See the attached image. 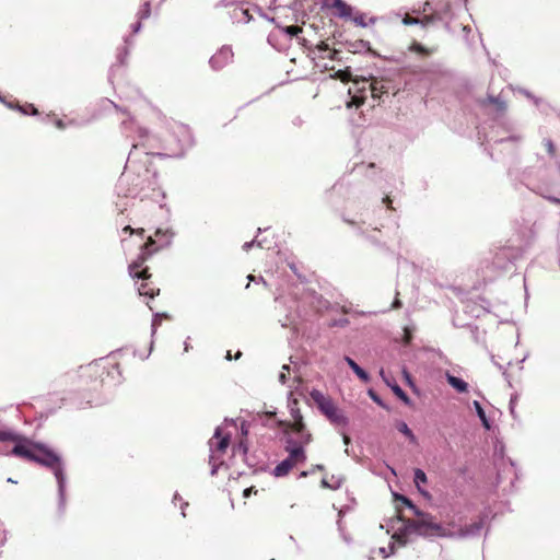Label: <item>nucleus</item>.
Instances as JSON below:
<instances>
[{"label":"nucleus","instance_id":"obj_64","mask_svg":"<svg viewBox=\"0 0 560 560\" xmlns=\"http://www.w3.org/2000/svg\"><path fill=\"white\" fill-rule=\"evenodd\" d=\"M398 306H400V302H399L398 300H396V301L394 302V307H398Z\"/></svg>","mask_w":560,"mask_h":560},{"label":"nucleus","instance_id":"obj_12","mask_svg":"<svg viewBox=\"0 0 560 560\" xmlns=\"http://www.w3.org/2000/svg\"><path fill=\"white\" fill-rule=\"evenodd\" d=\"M300 32H302V28L299 26L292 25V26L281 27L278 31L269 34L268 42L270 45L276 47L273 40L278 35H284L288 39H291L293 36H296Z\"/></svg>","mask_w":560,"mask_h":560},{"label":"nucleus","instance_id":"obj_22","mask_svg":"<svg viewBox=\"0 0 560 560\" xmlns=\"http://www.w3.org/2000/svg\"><path fill=\"white\" fill-rule=\"evenodd\" d=\"M293 467L294 465L290 463L287 458H284L275 467L273 475L276 477L287 476Z\"/></svg>","mask_w":560,"mask_h":560},{"label":"nucleus","instance_id":"obj_30","mask_svg":"<svg viewBox=\"0 0 560 560\" xmlns=\"http://www.w3.org/2000/svg\"><path fill=\"white\" fill-rule=\"evenodd\" d=\"M151 14V2L150 0H145L142 7L139 9L137 16L139 20H145Z\"/></svg>","mask_w":560,"mask_h":560},{"label":"nucleus","instance_id":"obj_38","mask_svg":"<svg viewBox=\"0 0 560 560\" xmlns=\"http://www.w3.org/2000/svg\"><path fill=\"white\" fill-rule=\"evenodd\" d=\"M16 108L20 112H22L23 114H32V115H36L37 114V109L34 107L33 104H27L26 106L16 105Z\"/></svg>","mask_w":560,"mask_h":560},{"label":"nucleus","instance_id":"obj_2","mask_svg":"<svg viewBox=\"0 0 560 560\" xmlns=\"http://www.w3.org/2000/svg\"><path fill=\"white\" fill-rule=\"evenodd\" d=\"M0 441L15 443L11 451L12 455L26 458L52 470L58 483L59 510L63 512L66 506V475L60 456L45 444L31 443L26 438L11 429L0 430Z\"/></svg>","mask_w":560,"mask_h":560},{"label":"nucleus","instance_id":"obj_25","mask_svg":"<svg viewBox=\"0 0 560 560\" xmlns=\"http://www.w3.org/2000/svg\"><path fill=\"white\" fill-rule=\"evenodd\" d=\"M487 103L493 104L499 113H503L505 110V102L502 101L500 97L489 96L487 100H483L481 102V105H486Z\"/></svg>","mask_w":560,"mask_h":560},{"label":"nucleus","instance_id":"obj_32","mask_svg":"<svg viewBox=\"0 0 560 560\" xmlns=\"http://www.w3.org/2000/svg\"><path fill=\"white\" fill-rule=\"evenodd\" d=\"M331 77L335 78V79H339L342 82H347V81L351 80L350 68L347 67L343 70H337Z\"/></svg>","mask_w":560,"mask_h":560},{"label":"nucleus","instance_id":"obj_19","mask_svg":"<svg viewBox=\"0 0 560 560\" xmlns=\"http://www.w3.org/2000/svg\"><path fill=\"white\" fill-rule=\"evenodd\" d=\"M289 455L287 459L292 463L294 466L299 463H304L306 460V454L303 447H296L293 450H290L288 452Z\"/></svg>","mask_w":560,"mask_h":560},{"label":"nucleus","instance_id":"obj_28","mask_svg":"<svg viewBox=\"0 0 560 560\" xmlns=\"http://www.w3.org/2000/svg\"><path fill=\"white\" fill-rule=\"evenodd\" d=\"M138 292L140 295L153 299L154 295L159 293V290L155 291L153 288H150L148 283L143 282L138 287Z\"/></svg>","mask_w":560,"mask_h":560},{"label":"nucleus","instance_id":"obj_63","mask_svg":"<svg viewBox=\"0 0 560 560\" xmlns=\"http://www.w3.org/2000/svg\"><path fill=\"white\" fill-rule=\"evenodd\" d=\"M184 346H185V351H188V349H189V343H188V341H187V340L184 342Z\"/></svg>","mask_w":560,"mask_h":560},{"label":"nucleus","instance_id":"obj_57","mask_svg":"<svg viewBox=\"0 0 560 560\" xmlns=\"http://www.w3.org/2000/svg\"><path fill=\"white\" fill-rule=\"evenodd\" d=\"M231 4H232V2H231V1H228V0H221V1L217 4V7H229V5H231Z\"/></svg>","mask_w":560,"mask_h":560},{"label":"nucleus","instance_id":"obj_42","mask_svg":"<svg viewBox=\"0 0 560 560\" xmlns=\"http://www.w3.org/2000/svg\"><path fill=\"white\" fill-rule=\"evenodd\" d=\"M285 371H290V366L288 364H284L282 366V372L279 374V382L281 384H285L287 383V374H285Z\"/></svg>","mask_w":560,"mask_h":560},{"label":"nucleus","instance_id":"obj_54","mask_svg":"<svg viewBox=\"0 0 560 560\" xmlns=\"http://www.w3.org/2000/svg\"><path fill=\"white\" fill-rule=\"evenodd\" d=\"M516 397H512L510 400V411L514 415Z\"/></svg>","mask_w":560,"mask_h":560},{"label":"nucleus","instance_id":"obj_17","mask_svg":"<svg viewBox=\"0 0 560 560\" xmlns=\"http://www.w3.org/2000/svg\"><path fill=\"white\" fill-rule=\"evenodd\" d=\"M346 49L352 54H360L370 50V43L363 39L346 42Z\"/></svg>","mask_w":560,"mask_h":560},{"label":"nucleus","instance_id":"obj_58","mask_svg":"<svg viewBox=\"0 0 560 560\" xmlns=\"http://www.w3.org/2000/svg\"><path fill=\"white\" fill-rule=\"evenodd\" d=\"M56 126L59 129H63L65 128V124H63V121L61 119L56 120Z\"/></svg>","mask_w":560,"mask_h":560},{"label":"nucleus","instance_id":"obj_1","mask_svg":"<svg viewBox=\"0 0 560 560\" xmlns=\"http://www.w3.org/2000/svg\"><path fill=\"white\" fill-rule=\"evenodd\" d=\"M138 140L129 152L125 171L117 183V192L124 197L150 198L156 190V172L150 168L151 150L155 148V138L144 128H137Z\"/></svg>","mask_w":560,"mask_h":560},{"label":"nucleus","instance_id":"obj_59","mask_svg":"<svg viewBox=\"0 0 560 560\" xmlns=\"http://www.w3.org/2000/svg\"><path fill=\"white\" fill-rule=\"evenodd\" d=\"M131 125H133V121H132V120H130V121H122V127H124V129H125V130H127V128H128L129 126H131Z\"/></svg>","mask_w":560,"mask_h":560},{"label":"nucleus","instance_id":"obj_27","mask_svg":"<svg viewBox=\"0 0 560 560\" xmlns=\"http://www.w3.org/2000/svg\"><path fill=\"white\" fill-rule=\"evenodd\" d=\"M331 481H332V483H328L327 479H325V478L322 479V487L337 490L341 487V485L343 482V478L331 476Z\"/></svg>","mask_w":560,"mask_h":560},{"label":"nucleus","instance_id":"obj_45","mask_svg":"<svg viewBox=\"0 0 560 560\" xmlns=\"http://www.w3.org/2000/svg\"><path fill=\"white\" fill-rule=\"evenodd\" d=\"M249 431V424L246 421H242L241 423V432L243 436H246Z\"/></svg>","mask_w":560,"mask_h":560},{"label":"nucleus","instance_id":"obj_33","mask_svg":"<svg viewBox=\"0 0 560 560\" xmlns=\"http://www.w3.org/2000/svg\"><path fill=\"white\" fill-rule=\"evenodd\" d=\"M395 498L396 500H399L404 504H406L410 510H412L416 515H421V511H419V509L407 497L401 494H395Z\"/></svg>","mask_w":560,"mask_h":560},{"label":"nucleus","instance_id":"obj_52","mask_svg":"<svg viewBox=\"0 0 560 560\" xmlns=\"http://www.w3.org/2000/svg\"><path fill=\"white\" fill-rule=\"evenodd\" d=\"M544 198H546L547 200H549V201H551L553 203L560 205V198H558V197L544 195Z\"/></svg>","mask_w":560,"mask_h":560},{"label":"nucleus","instance_id":"obj_14","mask_svg":"<svg viewBox=\"0 0 560 560\" xmlns=\"http://www.w3.org/2000/svg\"><path fill=\"white\" fill-rule=\"evenodd\" d=\"M331 8L336 9V15L341 19H351L353 8L347 4L343 0H334Z\"/></svg>","mask_w":560,"mask_h":560},{"label":"nucleus","instance_id":"obj_56","mask_svg":"<svg viewBox=\"0 0 560 560\" xmlns=\"http://www.w3.org/2000/svg\"><path fill=\"white\" fill-rule=\"evenodd\" d=\"M282 327H288L292 322L289 316L285 317L284 320H280Z\"/></svg>","mask_w":560,"mask_h":560},{"label":"nucleus","instance_id":"obj_16","mask_svg":"<svg viewBox=\"0 0 560 560\" xmlns=\"http://www.w3.org/2000/svg\"><path fill=\"white\" fill-rule=\"evenodd\" d=\"M445 378L447 383L457 392V393H466L468 392V384L464 380L454 376L450 371L445 372Z\"/></svg>","mask_w":560,"mask_h":560},{"label":"nucleus","instance_id":"obj_37","mask_svg":"<svg viewBox=\"0 0 560 560\" xmlns=\"http://www.w3.org/2000/svg\"><path fill=\"white\" fill-rule=\"evenodd\" d=\"M129 55V48L128 46H125L122 48H120L118 50V54H117V60L120 65H125V61H126V58L128 57Z\"/></svg>","mask_w":560,"mask_h":560},{"label":"nucleus","instance_id":"obj_11","mask_svg":"<svg viewBox=\"0 0 560 560\" xmlns=\"http://www.w3.org/2000/svg\"><path fill=\"white\" fill-rule=\"evenodd\" d=\"M368 81L362 80V86H360V82L358 80L353 81V86L349 89V94H353L351 102L347 104L348 107L355 105L357 107L363 104L365 96L359 95V93H364L366 91Z\"/></svg>","mask_w":560,"mask_h":560},{"label":"nucleus","instance_id":"obj_51","mask_svg":"<svg viewBox=\"0 0 560 560\" xmlns=\"http://www.w3.org/2000/svg\"><path fill=\"white\" fill-rule=\"evenodd\" d=\"M237 450L238 451H242L244 454L247 453V445L245 442L241 441L238 444H237Z\"/></svg>","mask_w":560,"mask_h":560},{"label":"nucleus","instance_id":"obj_5","mask_svg":"<svg viewBox=\"0 0 560 560\" xmlns=\"http://www.w3.org/2000/svg\"><path fill=\"white\" fill-rule=\"evenodd\" d=\"M213 439L217 440L215 444L212 440L209 442L210 446V455H209V464L211 465V475L214 476L219 469V467L223 464L221 460L222 454L225 453L229 444H230V435L222 436L221 428L218 427L214 431Z\"/></svg>","mask_w":560,"mask_h":560},{"label":"nucleus","instance_id":"obj_35","mask_svg":"<svg viewBox=\"0 0 560 560\" xmlns=\"http://www.w3.org/2000/svg\"><path fill=\"white\" fill-rule=\"evenodd\" d=\"M296 447H302V445L293 436L287 435L285 436V445H284L285 452H290V450H293V448H296Z\"/></svg>","mask_w":560,"mask_h":560},{"label":"nucleus","instance_id":"obj_61","mask_svg":"<svg viewBox=\"0 0 560 560\" xmlns=\"http://www.w3.org/2000/svg\"><path fill=\"white\" fill-rule=\"evenodd\" d=\"M253 488H247L244 490V497H248L252 492Z\"/></svg>","mask_w":560,"mask_h":560},{"label":"nucleus","instance_id":"obj_7","mask_svg":"<svg viewBox=\"0 0 560 560\" xmlns=\"http://www.w3.org/2000/svg\"><path fill=\"white\" fill-rule=\"evenodd\" d=\"M450 10V4L447 3L444 8H435L431 14L425 15L423 19L407 15L404 18L402 22L406 25L421 24L425 27L435 21H442L445 22V26L448 27V20H451V18H448Z\"/></svg>","mask_w":560,"mask_h":560},{"label":"nucleus","instance_id":"obj_8","mask_svg":"<svg viewBox=\"0 0 560 560\" xmlns=\"http://www.w3.org/2000/svg\"><path fill=\"white\" fill-rule=\"evenodd\" d=\"M148 246H149V244H144V245L141 246L142 252L139 254L137 260L131 262L129 265V267H128L129 275L133 279L145 280V279H148L150 277V275L148 273L147 269L141 270V271H137V269L140 268L142 266V264L145 261V259L148 258L149 254L145 252Z\"/></svg>","mask_w":560,"mask_h":560},{"label":"nucleus","instance_id":"obj_39","mask_svg":"<svg viewBox=\"0 0 560 560\" xmlns=\"http://www.w3.org/2000/svg\"><path fill=\"white\" fill-rule=\"evenodd\" d=\"M351 20L358 26L365 27L368 25L365 22V15L363 13H358L357 15L352 16Z\"/></svg>","mask_w":560,"mask_h":560},{"label":"nucleus","instance_id":"obj_15","mask_svg":"<svg viewBox=\"0 0 560 560\" xmlns=\"http://www.w3.org/2000/svg\"><path fill=\"white\" fill-rule=\"evenodd\" d=\"M179 132L183 136L180 145L177 150L172 151V153L168 154L170 156H182L184 154L185 149L192 144L191 136L186 128H180Z\"/></svg>","mask_w":560,"mask_h":560},{"label":"nucleus","instance_id":"obj_55","mask_svg":"<svg viewBox=\"0 0 560 560\" xmlns=\"http://www.w3.org/2000/svg\"><path fill=\"white\" fill-rule=\"evenodd\" d=\"M341 435H342V441L346 445H349L350 444V438L347 433L345 432H341Z\"/></svg>","mask_w":560,"mask_h":560},{"label":"nucleus","instance_id":"obj_47","mask_svg":"<svg viewBox=\"0 0 560 560\" xmlns=\"http://www.w3.org/2000/svg\"><path fill=\"white\" fill-rule=\"evenodd\" d=\"M122 232H129L130 234L136 233V231H135L133 229H131V226H129V225L125 226V228L122 229ZM143 232H144V230H143V229H139V230H137V233H139L140 235H142V234H143Z\"/></svg>","mask_w":560,"mask_h":560},{"label":"nucleus","instance_id":"obj_50","mask_svg":"<svg viewBox=\"0 0 560 560\" xmlns=\"http://www.w3.org/2000/svg\"><path fill=\"white\" fill-rule=\"evenodd\" d=\"M523 93L530 100L534 101V103L538 106L539 103H540V100L535 97L532 93H529L528 91H523Z\"/></svg>","mask_w":560,"mask_h":560},{"label":"nucleus","instance_id":"obj_34","mask_svg":"<svg viewBox=\"0 0 560 560\" xmlns=\"http://www.w3.org/2000/svg\"><path fill=\"white\" fill-rule=\"evenodd\" d=\"M395 498L396 500H399L404 504H406L410 510H412L416 515H421V511H419V509L407 497L401 494H395Z\"/></svg>","mask_w":560,"mask_h":560},{"label":"nucleus","instance_id":"obj_43","mask_svg":"<svg viewBox=\"0 0 560 560\" xmlns=\"http://www.w3.org/2000/svg\"><path fill=\"white\" fill-rule=\"evenodd\" d=\"M257 245V246H260L261 247V242L260 241H257L256 238L250 241V242H246L244 243L243 245V249L244 250H249V248H252L254 245Z\"/></svg>","mask_w":560,"mask_h":560},{"label":"nucleus","instance_id":"obj_31","mask_svg":"<svg viewBox=\"0 0 560 560\" xmlns=\"http://www.w3.org/2000/svg\"><path fill=\"white\" fill-rule=\"evenodd\" d=\"M397 429L400 433H402L404 435H406L411 442H416V436L415 434L412 433V431L409 429L408 424L404 421H400L398 424H397Z\"/></svg>","mask_w":560,"mask_h":560},{"label":"nucleus","instance_id":"obj_24","mask_svg":"<svg viewBox=\"0 0 560 560\" xmlns=\"http://www.w3.org/2000/svg\"><path fill=\"white\" fill-rule=\"evenodd\" d=\"M472 406H474V408H475V410H476V413H477L478 418L480 419V421H481L482 425H483L487 430H489V429H490V422H489V419L487 418L486 412H485V410H483L482 406L480 405V402H479V401H477V400H475V401L472 402Z\"/></svg>","mask_w":560,"mask_h":560},{"label":"nucleus","instance_id":"obj_4","mask_svg":"<svg viewBox=\"0 0 560 560\" xmlns=\"http://www.w3.org/2000/svg\"><path fill=\"white\" fill-rule=\"evenodd\" d=\"M310 395L319 411L330 421L331 424L342 428L349 424V419L345 412L335 405L331 398L325 396L318 389H313Z\"/></svg>","mask_w":560,"mask_h":560},{"label":"nucleus","instance_id":"obj_18","mask_svg":"<svg viewBox=\"0 0 560 560\" xmlns=\"http://www.w3.org/2000/svg\"><path fill=\"white\" fill-rule=\"evenodd\" d=\"M345 361L362 382H370L369 373L365 372L353 359H351L350 357H345Z\"/></svg>","mask_w":560,"mask_h":560},{"label":"nucleus","instance_id":"obj_41","mask_svg":"<svg viewBox=\"0 0 560 560\" xmlns=\"http://www.w3.org/2000/svg\"><path fill=\"white\" fill-rule=\"evenodd\" d=\"M166 316L165 314L156 313L152 320V335L155 334L158 326L161 324V317Z\"/></svg>","mask_w":560,"mask_h":560},{"label":"nucleus","instance_id":"obj_9","mask_svg":"<svg viewBox=\"0 0 560 560\" xmlns=\"http://www.w3.org/2000/svg\"><path fill=\"white\" fill-rule=\"evenodd\" d=\"M233 58V51L230 47L223 46L209 60L213 70H220L225 67Z\"/></svg>","mask_w":560,"mask_h":560},{"label":"nucleus","instance_id":"obj_10","mask_svg":"<svg viewBox=\"0 0 560 560\" xmlns=\"http://www.w3.org/2000/svg\"><path fill=\"white\" fill-rule=\"evenodd\" d=\"M485 526V521L483 518H479L478 521L469 524V525H466L464 527H459L458 529H453V532L455 533V536L456 538H468V537H476L480 534V532L482 530Z\"/></svg>","mask_w":560,"mask_h":560},{"label":"nucleus","instance_id":"obj_40","mask_svg":"<svg viewBox=\"0 0 560 560\" xmlns=\"http://www.w3.org/2000/svg\"><path fill=\"white\" fill-rule=\"evenodd\" d=\"M378 551L384 558H387L395 552V544H390L388 548L382 547Z\"/></svg>","mask_w":560,"mask_h":560},{"label":"nucleus","instance_id":"obj_36","mask_svg":"<svg viewBox=\"0 0 560 560\" xmlns=\"http://www.w3.org/2000/svg\"><path fill=\"white\" fill-rule=\"evenodd\" d=\"M393 392L405 402H409V397L405 390L397 384L390 385Z\"/></svg>","mask_w":560,"mask_h":560},{"label":"nucleus","instance_id":"obj_6","mask_svg":"<svg viewBox=\"0 0 560 560\" xmlns=\"http://www.w3.org/2000/svg\"><path fill=\"white\" fill-rule=\"evenodd\" d=\"M308 54L315 67L322 71L334 70L335 67L330 66L329 61L339 60V50H330L328 45L324 42L312 47Z\"/></svg>","mask_w":560,"mask_h":560},{"label":"nucleus","instance_id":"obj_53","mask_svg":"<svg viewBox=\"0 0 560 560\" xmlns=\"http://www.w3.org/2000/svg\"><path fill=\"white\" fill-rule=\"evenodd\" d=\"M132 32L138 33L141 30V20H138L135 24H132Z\"/></svg>","mask_w":560,"mask_h":560},{"label":"nucleus","instance_id":"obj_46","mask_svg":"<svg viewBox=\"0 0 560 560\" xmlns=\"http://www.w3.org/2000/svg\"><path fill=\"white\" fill-rule=\"evenodd\" d=\"M369 395L370 397L376 402L380 406H383V401L381 400V398L371 389L369 390Z\"/></svg>","mask_w":560,"mask_h":560},{"label":"nucleus","instance_id":"obj_23","mask_svg":"<svg viewBox=\"0 0 560 560\" xmlns=\"http://www.w3.org/2000/svg\"><path fill=\"white\" fill-rule=\"evenodd\" d=\"M232 18L238 23H247L250 20L248 10L242 7H236L233 10Z\"/></svg>","mask_w":560,"mask_h":560},{"label":"nucleus","instance_id":"obj_44","mask_svg":"<svg viewBox=\"0 0 560 560\" xmlns=\"http://www.w3.org/2000/svg\"><path fill=\"white\" fill-rule=\"evenodd\" d=\"M412 50L417 51V52H421V54H428V50L425 47H423L421 44H413L412 47H411Z\"/></svg>","mask_w":560,"mask_h":560},{"label":"nucleus","instance_id":"obj_49","mask_svg":"<svg viewBox=\"0 0 560 560\" xmlns=\"http://www.w3.org/2000/svg\"><path fill=\"white\" fill-rule=\"evenodd\" d=\"M349 324V319L347 318H341L339 320H336L332 323V326H347Z\"/></svg>","mask_w":560,"mask_h":560},{"label":"nucleus","instance_id":"obj_3","mask_svg":"<svg viewBox=\"0 0 560 560\" xmlns=\"http://www.w3.org/2000/svg\"><path fill=\"white\" fill-rule=\"evenodd\" d=\"M419 516V520L408 521L404 533H399L394 536L398 545L405 546L407 544L406 536L409 533H416L425 537L436 535L440 537L453 538L455 536V533L452 528L443 527L441 524L434 522L432 515L421 512V515Z\"/></svg>","mask_w":560,"mask_h":560},{"label":"nucleus","instance_id":"obj_26","mask_svg":"<svg viewBox=\"0 0 560 560\" xmlns=\"http://www.w3.org/2000/svg\"><path fill=\"white\" fill-rule=\"evenodd\" d=\"M511 264L510 260H505V252H501L497 254L493 265L499 268L500 270H505L508 266Z\"/></svg>","mask_w":560,"mask_h":560},{"label":"nucleus","instance_id":"obj_29","mask_svg":"<svg viewBox=\"0 0 560 560\" xmlns=\"http://www.w3.org/2000/svg\"><path fill=\"white\" fill-rule=\"evenodd\" d=\"M369 89L372 97L377 98L383 93L384 85L381 82L374 80L373 82L369 83Z\"/></svg>","mask_w":560,"mask_h":560},{"label":"nucleus","instance_id":"obj_48","mask_svg":"<svg viewBox=\"0 0 560 560\" xmlns=\"http://www.w3.org/2000/svg\"><path fill=\"white\" fill-rule=\"evenodd\" d=\"M545 143H546V147L548 149V152L550 154H553L555 153V145H553L552 141L550 139H548V140L545 141Z\"/></svg>","mask_w":560,"mask_h":560},{"label":"nucleus","instance_id":"obj_13","mask_svg":"<svg viewBox=\"0 0 560 560\" xmlns=\"http://www.w3.org/2000/svg\"><path fill=\"white\" fill-rule=\"evenodd\" d=\"M289 427L296 434V440L303 448L311 443L312 434L306 430L305 423H301V428L300 424H289Z\"/></svg>","mask_w":560,"mask_h":560},{"label":"nucleus","instance_id":"obj_60","mask_svg":"<svg viewBox=\"0 0 560 560\" xmlns=\"http://www.w3.org/2000/svg\"><path fill=\"white\" fill-rule=\"evenodd\" d=\"M188 506V502H183L182 505H180V509H182V515L185 516V512H184V509Z\"/></svg>","mask_w":560,"mask_h":560},{"label":"nucleus","instance_id":"obj_62","mask_svg":"<svg viewBox=\"0 0 560 560\" xmlns=\"http://www.w3.org/2000/svg\"><path fill=\"white\" fill-rule=\"evenodd\" d=\"M173 500H174V501H176V500H182V498L179 497V494H178V493H175V494H174Z\"/></svg>","mask_w":560,"mask_h":560},{"label":"nucleus","instance_id":"obj_20","mask_svg":"<svg viewBox=\"0 0 560 560\" xmlns=\"http://www.w3.org/2000/svg\"><path fill=\"white\" fill-rule=\"evenodd\" d=\"M289 410H290V413H291V417L293 419V423L292 424H300L301 423H304L303 421V416L301 413V410L299 408V402L296 399H292V400H289Z\"/></svg>","mask_w":560,"mask_h":560},{"label":"nucleus","instance_id":"obj_21","mask_svg":"<svg viewBox=\"0 0 560 560\" xmlns=\"http://www.w3.org/2000/svg\"><path fill=\"white\" fill-rule=\"evenodd\" d=\"M413 481H415V485H416L417 489L419 490V492L422 493L423 495H428V492L421 488V486L427 483V481H428L427 475L422 469H420V468L415 469Z\"/></svg>","mask_w":560,"mask_h":560}]
</instances>
